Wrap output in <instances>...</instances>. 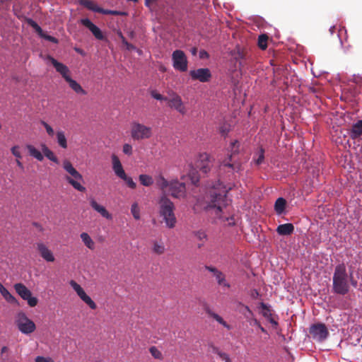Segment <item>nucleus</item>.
<instances>
[{
    "mask_svg": "<svg viewBox=\"0 0 362 362\" xmlns=\"http://www.w3.org/2000/svg\"><path fill=\"white\" fill-rule=\"evenodd\" d=\"M232 188L230 184L224 185L218 180L209 186V192L206 197L205 209L208 211L213 210L215 215L223 221H227L228 226H234L235 223L233 216L224 215V210L231 202V200L228 199L227 194Z\"/></svg>",
    "mask_w": 362,
    "mask_h": 362,
    "instance_id": "obj_1",
    "label": "nucleus"
},
{
    "mask_svg": "<svg viewBox=\"0 0 362 362\" xmlns=\"http://www.w3.org/2000/svg\"><path fill=\"white\" fill-rule=\"evenodd\" d=\"M350 284L354 288L358 286L357 281L354 278L353 272L348 273L344 263L337 265L332 277L333 291L337 294L346 295L349 291Z\"/></svg>",
    "mask_w": 362,
    "mask_h": 362,
    "instance_id": "obj_2",
    "label": "nucleus"
},
{
    "mask_svg": "<svg viewBox=\"0 0 362 362\" xmlns=\"http://www.w3.org/2000/svg\"><path fill=\"white\" fill-rule=\"evenodd\" d=\"M230 148V153H228V156L222 161L221 166L228 168L232 172L239 173L243 170L242 165L243 160L240 158L239 141L235 140L231 142Z\"/></svg>",
    "mask_w": 362,
    "mask_h": 362,
    "instance_id": "obj_3",
    "label": "nucleus"
},
{
    "mask_svg": "<svg viewBox=\"0 0 362 362\" xmlns=\"http://www.w3.org/2000/svg\"><path fill=\"white\" fill-rule=\"evenodd\" d=\"M158 204L160 215L163 218L166 226L169 228H173L177 222L174 214L175 206L173 203L165 195H163L160 198Z\"/></svg>",
    "mask_w": 362,
    "mask_h": 362,
    "instance_id": "obj_4",
    "label": "nucleus"
},
{
    "mask_svg": "<svg viewBox=\"0 0 362 362\" xmlns=\"http://www.w3.org/2000/svg\"><path fill=\"white\" fill-rule=\"evenodd\" d=\"M63 168L69 174V176H66V180L76 190L84 192L86 187L81 184L83 181L82 175L78 173L76 169L73 166L71 163L68 160L63 161Z\"/></svg>",
    "mask_w": 362,
    "mask_h": 362,
    "instance_id": "obj_5",
    "label": "nucleus"
},
{
    "mask_svg": "<svg viewBox=\"0 0 362 362\" xmlns=\"http://www.w3.org/2000/svg\"><path fill=\"white\" fill-rule=\"evenodd\" d=\"M111 159L112 170L114 171L115 175L122 180L130 189H136V183L131 177L126 174L118 156L115 154H112Z\"/></svg>",
    "mask_w": 362,
    "mask_h": 362,
    "instance_id": "obj_6",
    "label": "nucleus"
},
{
    "mask_svg": "<svg viewBox=\"0 0 362 362\" xmlns=\"http://www.w3.org/2000/svg\"><path fill=\"white\" fill-rule=\"evenodd\" d=\"M15 323L18 330L24 334H30L36 329L34 322L29 319L23 312H20L17 314Z\"/></svg>",
    "mask_w": 362,
    "mask_h": 362,
    "instance_id": "obj_7",
    "label": "nucleus"
},
{
    "mask_svg": "<svg viewBox=\"0 0 362 362\" xmlns=\"http://www.w3.org/2000/svg\"><path fill=\"white\" fill-rule=\"evenodd\" d=\"M153 135V130L151 127L146 126L137 122L132 123L131 136L134 140L148 139Z\"/></svg>",
    "mask_w": 362,
    "mask_h": 362,
    "instance_id": "obj_8",
    "label": "nucleus"
},
{
    "mask_svg": "<svg viewBox=\"0 0 362 362\" xmlns=\"http://www.w3.org/2000/svg\"><path fill=\"white\" fill-rule=\"evenodd\" d=\"M173 66L175 70L185 72L187 70L188 61L182 50L176 49L172 54Z\"/></svg>",
    "mask_w": 362,
    "mask_h": 362,
    "instance_id": "obj_9",
    "label": "nucleus"
},
{
    "mask_svg": "<svg viewBox=\"0 0 362 362\" xmlns=\"http://www.w3.org/2000/svg\"><path fill=\"white\" fill-rule=\"evenodd\" d=\"M16 292L22 298L23 300H27L28 304L30 307H35L38 303V300L35 297L32 296L31 291L21 283H18L14 285Z\"/></svg>",
    "mask_w": 362,
    "mask_h": 362,
    "instance_id": "obj_10",
    "label": "nucleus"
},
{
    "mask_svg": "<svg viewBox=\"0 0 362 362\" xmlns=\"http://www.w3.org/2000/svg\"><path fill=\"white\" fill-rule=\"evenodd\" d=\"M310 334L314 339L322 341L327 337L329 332L325 324L317 323L310 327Z\"/></svg>",
    "mask_w": 362,
    "mask_h": 362,
    "instance_id": "obj_11",
    "label": "nucleus"
},
{
    "mask_svg": "<svg viewBox=\"0 0 362 362\" xmlns=\"http://www.w3.org/2000/svg\"><path fill=\"white\" fill-rule=\"evenodd\" d=\"M35 247L40 256L47 262H54L55 257L53 252L43 242H37L35 244Z\"/></svg>",
    "mask_w": 362,
    "mask_h": 362,
    "instance_id": "obj_12",
    "label": "nucleus"
},
{
    "mask_svg": "<svg viewBox=\"0 0 362 362\" xmlns=\"http://www.w3.org/2000/svg\"><path fill=\"white\" fill-rule=\"evenodd\" d=\"M195 165L203 173L206 174L212 165L210 156L206 153H200Z\"/></svg>",
    "mask_w": 362,
    "mask_h": 362,
    "instance_id": "obj_13",
    "label": "nucleus"
},
{
    "mask_svg": "<svg viewBox=\"0 0 362 362\" xmlns=\"http://www.w3.org/2000/svg\"><path fill=\"white\" fill-rule=\"evenodd\" d=\"M189 75L193 80H198L200 82H208L211 78V74L209 69L201 68L196 70H192Z\"/></svg>",
    "mask_w": 362,
    "mask_h": 362,
    "instance_id": "obj_14",
    "label": "nucleus"
},
{
    "mask_svg": "<svg viewBox=\"0 0 362 362\" xmlns=\"http://www.w3.org/2000/svg\"><path fill=\"white\" fill-rule=\"evenodd\" d=\"M47 59L50 62V63L55 68L56 71L62 75V76L66 81L68 80V78H71V71L67 66L61 62H59L57 59H55L50 55H48L47 57Z\"/></svg>",
    "mask_w": 362,
    "mask_h": 362,
    "instance_id": "obj_15",
    "label": "nucleus"
},
{
    "mask_svg": "<svg viewBox=\"0 0 362 362\" xmlns=\"http://www.w3.org/2000/svg\"><path fill=\"white\" fill-rule=\"evenodd\" d=\"M168 191L173 197H182L185 196L186 191L185 184L184 182H180L177 180L172 181L170 183V187Z\"/></svg>",
    "mask_w": 362,
    "mask_h": 362,
    "instance_id": "obj_16",
    "label": "nucleus"
},
{
    "mask_svg": "<svg viewBox=\"0 0 362 362\" xmlns=\"http://www.w3.org/2000/svg\"><path fill=\"white\" fill-rule=\"evenodd\" d=\"M80 23L89 29V30L93 33L95 37L98 40H103L104 35L100 30V29L96 26L94 23H93L88 18H82L80 21Z\"/></svg>",
    "mask_w": 362,
    "mask_h": 362,
    "instance_id": "obj_17",
    "label": "nucleus"
},
{
    "mask_svg": "<svg viewBox=\"0 0 362 362\" xmlns=\"http://www.w3.org/2000/svg\"><path fill=\"white\" fill-rule=\"evenodd\" d=\"M245 312H243L246 320L251 325H255L264 333H267L266 329L261 325L260 322L255 317L253 312L250 309L247 305H244Z\"/></svg>",
    "mask_w": 362,
    "mask_h": 362,
    "instance_id": "obj_18",
    "label": "nucleus"
},
{
    "mask_svg": "<svg viewBox=\"0 0 362 362\" xmlns=\"http://www.w3.org/2000/svg\"><path fill=\"white\" fill-rule=\"evenodd\" d=\"M168 105L171 108L175 109L182 115H185L187 112L185 107L183 105L181 98L178 95H175L172 98L168 100Z\"/></svg>",
    "mask_w": 362,
    "mask_h": 362,
    "instance_id": "obj_19",
    "label": "nucleus"
},
{
    "mask_svg": "<svg viewBox=\"0 0 362 362\" xmlns=\"http://www.w3.org/2000/svg\"><path fill=\"white\" fill-rule=\"evenodd\" d=\"M90 206L98 213H99L103 217L107 220H111L112 216L108 212L105 206L100 205L93 198L89 199Z\"/></svg>",
    "mask_w": 362,
    "mask_h": 362,
    "instance_id": "obj_20",
    "label": "nucleus"
},
{
    "mask_svg": "<svg viewBox=\"0 0 362 362\" xmlns=\"http://www.w3.org/2000/svg\"><path fill=\"white\" fill-rule=\"evenodd\" d=\"M79 4L90 11L99 13L103 12V8L98 6V5L92 0H79Z\"/></svg>",
    "mask_w": 362,
    "mask_h": 362,
    "instance_id": "obj_21",
    "label": "nucleus"
},
{
    "mask_svg": "<svg viewBox=\"0 0 362 362\" xmlns=\"http://www.w3.org/2000/svg\"><path fill=\"white\" fill-rule=\"evenodd\" d=\"M349 136L352 139H356L362 136V119L358 120L352 125Z\"/></svg>",
    "mask_w": 362,
    "mask_h": 362,
    "instance_id": "obj_22",
    "label": "nucleus"
},
{
    "mask_svg": "<svg viewBox=\"0 0 362 362\" xmlns=\"http://www.w3.org/2000/svg\"><path fill=\"white\" fill-rule=\"evenodd\" d=\"M293 230L294 226L292 223L281 224L276 228V232L280 235H289Z\"/></svg>",
    "mask_w": 362,
    "mask_h": 362,
    "instance_id": "obj_23",
    "label": "nucleus"
},
{
    "mask_svg": "<svg viewBox=\"0 0 362 362\" xmlns=\"http://www.w3.org/2000/svg\"><path fill=\"white\" fill-rule=\"evenodd\" d=\"M66 82L69 87L77 94L86 95L87 92L81 87V86L71 78H68Z\"/></svg>",
    "mask_w": 362,
    "mask_h": 362,
    "instance_id": "obj_24",
    "label": "nucleus"
},
{
    "mask_svg": "<svg viewBox=\"0 0 362 362\" xmlns=\"http://www.w3.org/2000/svg\"><path fill=\"white\" fill-rule=\"evenodd\" d=\"M205 311L209 316L213 317L215 320H216L219 324L222 325L227 329L229 330L231 329V327L220 315L213 312L211 309L207 308L205 309Z\"/></svg>",
    "mask_w": 362,
    "mask_h": 362,
    "instance_id": "obj_25",
    "label": "nucleus"
},
{
    "mask_svg": "<svg viewBox=\"0 0 362 362\" xmlns=\"http://www.w3.org/2000/svg\"><path fill=\"white\" fill-rule=\"evenodd\" d=\"M41 149L44 154V156L47 158L51 161L58 164L59 163V159L57 157L54 155V153L47 146L46 144H41Z\"/></svg>",
    "mask_w": 362,
    "mask_h": 362,
    "instance_id": "obj_26",
    "label": "nucleus"
},
{
    "mask_svg": "<svg viewBox=\"0 0 362 362\" xmlns=\"http://www.w3.org/2000/svg\"><path fill=\"white\" fill-rule=\"evenodd\" d=\"M26 148L28 151V153L30 156L35 158L39 161H42L44 159L43 154L37 149L34 146L31 144L26 145Z\"/></svg>",
    "mask_w": 362,
    "mask_h": 362,
    "instance_id": "obj_27",
    "label": "nucleus"
},
{
    "mask_svg": "<svg viewBox=\"0 0 362 362\" xmlns=\"http://www.w3.org/2000/svg\"><path fill=\"white\" fill-rule=\"evenodd\" d=\"M286 201L282 197H279L276 199L274 204V209L277 214H281L286 208Z\"/></svg>",
    "mask_w": 362,
    "mask_h": 362,
    "instance_id": "obj_28",
    "label": "nucleus"
},
{
    "mask_svg": "<svg viewBox=\"0 0 362 362\" xmlns=\"http://www.w3.org/2000/svg\"><path fill=\"white\" fill-rule=\"evenodd\" d=\"M0 293L8 302L11 303L17 302L16 298L1 284H0Z\"/></svg>",
    "mask_w": 362,
    "mask_h": 362,
    "instance_id": "obj_29",
    "label": "nucleus"
},
{
    "mask_svg": "<svg viewBox=\"0 0 362 362\" xmlns=\"http://www.w3.org/2000/svg\"><path fill=\"white\" fill-rule=\"evenodd\" d=\"M56 136L59 146L62 148H66L68 145L64 132L62 130L57 131L56 133Z\"/></svg>",
    "mask_w": 362,
    "mask_h": 362,
    "instance_id": "obj_30",
    "label": "nucleus"
},
{
    "mask_svg": "<svg viewBox=\"0 0 362 362\" xmlns=\"http://www.w3.org/2000/svg\"><path fill=\"white\" fill-rule=\"evenodd\" d=\"M18 18H23V21H25L30 26H31L35 32L40 35L41 33H42V29L40 28V26L33 19L25 17V16H18Z\"/></svg>",
    "mask_w": 362,
    "mask_h": 362,
    "instance_id": "obj_31",
    "label": "nucleus"
},
{
    "mask_svg": "<svg viewBox=\"0 0 362 362\" xmlns=\"http://www.w3.org/2000/svg\"><path fill=\"white\" fill-rule=\"evenodd\" d=\"M80 237L82 240V241L83 242V243L85 244V245L90 249V250H93L94 247H95V243L93 242V240L91 239V238L90 237V235L87 233H82L81 235H80Z\"/></svg>",
    "mask_w": 362,
    "mask_h": 362,
    "instance_id": "obj_32",
    "label": "nucleus"
},
{
    "mask_svg": "<svg viewBox=\"0 0 362 362\" xmlns=\"http://www.w3.org/2000/svg\"><path fill=\"white\" fill-rule=\"evenodd\" d=\"M140 183L145 187H149L153 184V179L151 176L141 174L139 176Z\"/></svg>",
    "mask_w": 362,
    "mask_h": 362,
    "instance_id": "obj_33",
    "label": "nucleus"
},
{
    "mask_svg": "<svg viewBox=\"0 0 362 362\" xmlns=\"http://www.w3.org/2000/svg\"><path fill=\"white\" fill-rule=\"evenodd\" d=\"M214 276L216 277V279L218 285L227 288H229L230 286V284L226 282L225 275L221 271H218V273L215 274Z\"/></svg>",
    "mask_w": 362,
    "mask_h": 362,
    "instance_id": "obj_34",
    "label": "nucleus"
},
{
    "mask_svg": "<svg viewBox=\"0 0 362 362\" xmlns=\"http://www.w3.org/2000/svg\"><path fill=\"white\" fill-rule=\"evenodd\" d=\"M268 36L265 34L260 35L258 37V46L262 49H266L267 47Z\"/></svg>",
    "mask_w": 362,
    "mask_h": 362,
    "instance_id": "obj_35",
    "label": "nucleus"
},
{
    "mask_svg": "<svg viewBox=\"0 0 362 362\" xmlns=\"http://www.w3.org/2000/svg\"><path fill=\"white\" fill-rule=\"evenodd\" d=\"M170 183L167 180H165L163 176H160V177L158 180V185L160 187V189L166 192L168 190L170 187Z\"/></svg>",
    "mask_w": 362,
    "mask_h": 362,
    "instance_id": "obj_36",
    "label": "nucleus"
},
{
    "mask_svg": "<svg viewBox=\"0 0 362 362\" xmlns=\"http://www.w3.org/2000/svg\"><path fill=\"white\" fill-rule=\"evenodd\" d=\"M84 303H86L91 309L95 310L97 308L95 303L91 299V298L86 293L83 295L80 298Z\"/></svg>",
    "mask_w": 362,
    "mask_h": 362,
    "instance_id": "obj_37",
    "label": "nucleus"
},
{
    "mask_svg": "<svg viewBox=\"0 0 362 362\" xmlns=\"http://www.w3.org/2000/svg\"><path fill=\"white\" fill-rule=\"evenodd\" d=\"M70 284L80 298L86 293V292L82 288V287L79 284H78L76 281L71 280L70 282Z\"/></svg>",
    "mask_w": 362,
    "mask_h": 362,
    "instance_id": "obj_38",
    "label": "nucleus"
},
{
    "mask_svg": "<svg viewBox=\"0 0 362 362\" xmlns=\"http://www.w3.org/2000/svg\"><path fill=\"white\" fill-rule=\"evenodd\" d=\"M153 251L158 255H162L165 252V246L163 243L155 241L153 243Z\"/></svg>",
    "mask_w": 362,
    "mask_h": 362,
    "instance_id": "obj_39",
    "label": "nucleus"
},
{
    "mask_svg": "<svg viewBox=\"0 0 362 362\" xmlns=\"http://www.w3.org/2000/svg\"><path fill=\"white\" fill-rule=\"evenodd\" d=\"M259 307L262 309V315L265 318L267 319L272 316L271 310L267 304L264 303H261Z\"/></svg>",
    "mask_w": 362,
    "mask_h": 362,
    "instance_id": "obj_40",
    "label": "nucleus"
},
{
    "mask_svg": "<svg viewBox=\"0 0 362 362\" xmlns=\"http://www.w3.org/2000/svg\"><path fill=\"white\" fill-rule=\"evenodd\" d=\"M131 212L135 219L139 220L140 218V210L137 203H134L132 205Z\"/></svg>",
    "mask_w": 362,
    "mask_h": 362,
    "instance_id": "obj_41",
    "label": "nucleus"
},
{
    "mask_svg": "<svg viewBox=\"0 0 362 362\" xmlns=\"http://www.w3.org/2000/svg\"><path fill=\"white\" fill-rule=\"evenodd\" d=\"M149 351L153 358L156 359L163 358L162 353L156 346H151L149 349Z\"/></svg>",
    "mask_w": 362,
    "mask_h": 362,
    "instance_id": "obj_42",
    "label": "nucleus"
},
{
    "mask_svg": "<svg viewBox=\"0 0 362 362\" xmlns=\"http://www.w3.org/2000/svg\"><path fill=\"white\" fill-rule=\"evenodd\" d=\"M158 0H145L144 4L150 11H154Z\"/></svg>",
    "mask_w": 362,
    "mask_h": 362,
    "instance_id": "obj_43",
    "label": "nucleus"
},
{
    "mask_svg": "<svg viewBox=\"0 0 362 362\" xmlns=\"http://www.w3.org/2000/svg\"><path fill=\"white\" fill-rule=\"evenodd\" d=\"M264 160V150L263 148H260L258 152V157L255 159V162L257 165H260Z\"/></svg>",
    "mask_w": 362,
    "mask_h": 362,
    "instance_id": "obj_44",
    "label": "nucleus"
},
{
    "mask_svg": "<svg viewBox=\"0 0 362 362\" xmlns=\"http://www.w3.org/2000/svg\"><path fill=\"white\" fill-rule=\"evenodd\" d=\"M191 182L193 185H197L199 182V177L196 171H192L189 174Z\"/></svg>",
    "mask_w": 362,
    "mask_h": 362,
    "instance_id": "obj_45",
    "label": "nucleus"
},
{
    "mask_svg": "<svg viewBox=\"0 0 362 362\" xmlns=\"http://www.w3.org/2000/svg\"><path fill=\"white\" fill-rule=\"evenodd\" d=\"M40 36L42 38H43V39L46 40H47V41H49V42H53V43H54V44H57V43H58V42H59V41H58V40H57L56 37H52V36H51V35H47V34L45 33L43 31H42V33H41V34L40 35Z\"/></svg>",
    "mask_w": 362,
    "mask_h": 362,
    "instance_id": "obj_46",
    "label": "nucleus"
},
{
    "mask_svg": "<svg viewBox=\"0 0 362 362\" xmlns=\"http://www.w3.org/2000/svg\"><path fill=\"white\" fill-rule=\"evenodd\" d=\"M42 124L46 129V132L48 134V135L50 136H53L54 134V129H52V127L44 121L42 122Z\"/></svg>",
    "mask_w": 362,
    "mask_h": 362,
    "instance_id": "obj_47",
    "label": "nucleus"
},
{
    "mask_svg": "<svg viewBox=\"0 0 362 362\" xmlns=\"http://www.w3.org/2000/svg\"><path fill=\"white\" fill-rule=\"evenodd\" d=\"M195 237L200 241H204L206 239V234L205 232L199 230L194 233Z\"/></svg>",
    "mask_w": 362,
    "mask_h": 362,
    "instance_id": "obj_48",
    "label": "nucleus"
},
{
    "mask_svg": "<svg viewBox=\"0 0 362 362\" xmlns=\"http://www.w3.org/2000/svg\"><path fill=\"white\" fill-rule=\"evenodd\" d=\"M122 151L124 154L131 156L132 154V146L129 144H125L123 146Z\"/></svg>",
    "mask_w": 362,
    "mask_h": 362,
    "instance_id": "obj_49",
    "label": "nucleus"
},
{
    "mask_svg": "<svg viewBox=\"0 0 362 362\" xmlns=\"http://www.w3.org/2000/svg\"><path fill=\"white\" fill-rule=\"evenodd\" d=\"M12 154L17 158V159H21L22 156L19 151V146H14L11 149Z\"/></svg>",
    "mask_w": 362,
    "mask_h": 362,
    "instance_id": "obj_50",
    "label": "nucleus"
},
{
    "mask_svg": "<svg viewBox=\"0 0 362 362\" xmlns=\"http://www.w3.org/2000/svg\"><path fill=\"white\" fill-rule=\"evenodd\" d=\"M35 362H54L50 357L37 356L35 359Z\"/></svg>",
    "mask_w": 362,
    "mask_h": 362,
    "instance_id": "obj_51",
    "label": "nucleus"
},
{
    "mask_svg": "<svg viewBox=\"0 0 362 362\" xmlns=\"http://www.w3.org/2000/svg\"><path fill=\"white\" fill-rule=\"evenodd\" d=\"M102 13L103 14H111V15H115V16L124 15L125 14V13H123V12H119V11H112V10H107V9H103V12Z\"/></svg>",
    "mask_w": 362,
    "mask_h": 362,
    "instance_id": "obj_52",
    "label": "nucleus"
},
{
    "mask_svg": "<svg viewBox=\"0 0 362 362\" xmlns=\"http://www.w3.org/2000/svg\"><path fill=\"white\" fill-rule=\"evenodd\" d=\"M218 356L225 362H231L229 356L224 352H222L221 351L218 353Z\"/></svg>",
    "mask_w": 362,
    "mask_h": 362,
    "instance_id": "obj_53",
    "label": "nucleus"
},
{
    "mask_svg": "<svg viewBox=\"0 0 362 362\" xmlns=\"http://www.w3.org/2000/svg\"><path fill=\"white\" fill-rule=\"evenodd\" d=\"M218 356L225 362H231L229 356L224 352H222L221 351L218 353Z\"/></svg>",
    "mask_w": 362,
    "mask_h": 362,
    "instance_id": "obj_54",
    "label": "nucleus"
},
{
    "mask_svg": "<svg viewBox=\"0 0 362 362\" xmlns=\"http://www.w3.org/2000/svg\"><path fill=\"white\" fill-rule=\"evenodd\" d=\"M151 96L158 100H167L166 98L163 97L161 94L156 93V91L151 92Z\"/></svg>",
    "mask_w": 362,
    "mask_h": 362,
    "instance_id": "obj_55",
    "label": "nucleus"
},
{
    "mask_svg": "<svg viewBox=\"0 0 362 362\" xmlns=\"http://www.w3.org/2000/svg\"><path fill=\"white\" fill-rule=\"evenodd\" d=\"M205 269L206 270H208L209 272L213 273L214 276L215 275V274L218 273V272L219 271L216 267H212V266H205Z\"/></svg>",
    "mask_w": 362,
    "mask_h": 362,
    "instance_id": "obj_56",
    "label": "nucleus"
},
{
    "mask_svg": "<svg viewBox=\"0 0 362 362\" xmlns=\"http://www.w3.org/2000/svg\"><path fill=\"white\" fill-rule=\"evenodd\" d=\"M119 36L122 40V42L125 45L127 42H128L126 40V38L123 36L122 33H119Z\"/></svg>",
    "mask_w": 362,
    "mask_h": 362,
    "instance_id": "obj_57",
    "label": "nucleus"
},
{
    "mask_svg": "<svg viewBox=\"0 0 362 362\" xmlns=\"http://www.w3.org/2000/svg\"><path fill=\"white\" fill-rule=\"evenodd\" d=\"M125 46L128 50H132L135 49V47L129 42H127Z\"/></svg>",
    "mask_w": 362,
    "mask_h": 362,
    "instance_id": "obj_58",
    "label": "nucleus"
},
{
    "mask_svg": "<svg viewBox=\"0 0 362 362\" xmlns=\"http://www.w3.org/2000/svg\"><path fill=\"white\" fill-rule=\"evenodd\" d=\"M267 320L269 321L270 323H272V325H274L275 326H276L278 325L277 322L274 320L272 316L267 318Z\"/></svg>",
    "mask_w": 362,
    "mask_h": 362,
    "instance_id": "obj_59",
    "label": "nucleus"
},
{
    "mask_svg": "<svg viewBox=\"0 0 362 362\" xmlns=\"http://www.w3.org/2000/svg\"><path fill=\"white\" fill-rule=\"evenodd\" d=\"M211 347H212L213 352H214V353H215V354H216L217 355H218V353L221 351L219 350V349H218V347L215 346H212Z\"/></svg>",
    "mask_w": 362,
    "mask_h": 362,
    "instance_id": "obj_60",
    "label": "nucleus"
},
{
    "mask_svg": "<svg viewBox=\"0 0 362 362\" xmlns=\"http://www.w3.org/2000/svg\"><path fill=\"white\" fill-rule=\"evenodd\" d=\"M258 296H259V293L257 292V290H254V291L252 293V298H256L258 297Z\"/></svg>",
    "mask_w": 362,
    "mask_h": 362,
    "instance_id": "obj_61",
    "label": "nucleus"
},
{
    "mask_svg": "<svg viewBox=\"0 0 362 362\" xmlns=\"http://www.w3.org/2000/svg\"><path fill=\"white\" fill-rule=\"evenodd\" d=\"M16 164L17 165L21 168H23V163L19 160V159H17L16 160Z\"/></svg>",
    "mask_w": 362,
    "mask_h": 362,
    "instance_id": "obj_62",
    "label": "nucleus"
},
{
    "mask_svg": "<svg viewBox=\"0 0 362 362\" xmlns=\"http://www.w3.org/2000/svg\"><path fill=\"white\" fill-rule=\"evenodd\" d=\"M335 26H332L329 29L330 33L332 34L334 32Z\"/></svg>",
    "mask_w": 362,
    "mask_h": 362,
    "instance_id": "obj_63",
    "label": "nucleus"
},
{
    "mask_svg": "<svg viewBox=\"0 0 362 362\" xmlns=\"http://www.w3.org/2000/svg\"><path fill=\"white\" fill-rule=\"evenodd\" d=\"M238 57H239L240 58H241V59H243V58L244 57V56H243V53H242V52H238Z\"/></svg>",
    "mask_w": 362,
    "mask_h": 362,
    "instance_id": "obj_64",
    "label": "nucleus"
}]
</instances>
